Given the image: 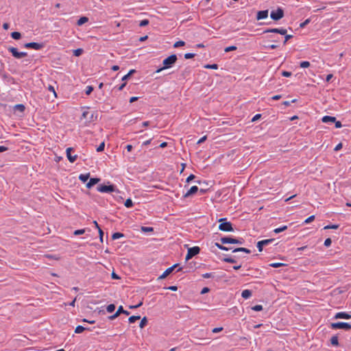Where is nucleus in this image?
<instances>
[{
    "label": "nucleus",
    "mask_w": 351,
    "mask_h": 351,
    "mask_svg": "<svg viewBox=\"0 0 351 351\" xmlns=\"http://www.w3.org/2000/svg\"><path fill=\"white\" fill-rule=\"evenodd\" d=\"M177 60H178V58H177V56L176 54H172V55L169 56V57H167V58L163 60V61H162L163 66L160 69H158L156 71V73H159V72L162 71V70L167 69L172 67V66L176 62Z\"/></svg>",
    "instance_id": "nucleus-1"
},
{
    "label": "nucleus",
    "mask_w": 351,
    "mask_h": 351,
    "mask_svg": "<svg viewBox=\"0 0 351 351\" xmlns=\"http://www.w3.org/2000/svg\"><path fill=\"white\" fill-rule=\"evenodd\" d=\"M287 29H285V28H272V29H265L263 33L264 34H266V33H278V34H280L281 35H285V40H284V45H285L287 43V42L292 38V35H288L287 34Z\"/></svg>",
    "instance_id": "nucleus-2"
},
{
    "label": "nucleus",
    "mask_w": 351,
    "mask_h": 351,
    "mask_svg": "<svg viewBox=\"0 0 351 351\" xmlns=\"http://www.w3.org/2000/svg\"><path fill=\"white\" fill-rule=\"evenodd\" d=\"M219 230L223 232H232L233 231V228L232 223L229 221H226V218H221L219 220Z\"/></svg>",
    "instance_id": "nucleus-3"
},
{
    "label": "nucleus",
    "mask_w": 351,
    "mask_h": 351,
    "mask_svg": "<svg viewBox=\"0 0 351 351\" xmlns=\"http://www.w3.org/2000/svg\"><path fill=\"white\" fill-rule=\"evenodd\" d=\"M330 327L332 329H344L348 330L351 329V324L346 322H337L332 323Z\"/></svg>",
    "instance_id": "nucleus-4"
},
{
    "label": "nucleus",
    "mask_w": 351,
    "mask_h": 351,
    "mask_svg": "<svg viewBox=\"0 0 351 351\" xmlns=\"http://www.w3.org/2000/svg\"><path fill=\"white\" fill-rule=\"evenodd\" d=\"M200 248L198 246H194L188 249L187 254L186 255V260L189 261L194 256L199 253Z\"/></svg>",
    "instance_id": "nucleus-5"
},
{
    "label": "nucleus",
    "mask_w": 351,
    "mask_h": 351,
    "mask_svg": "<svg viewBox=\"0 0 351 351\" xmlns=\"http://www.w3.org/2000/svg\"><path fill=\"white\" fill-rule=\"evenodd\" d=\"M221 243L223 244H227V243H235V244H242L243 239H233L228 237H224L221 238L220 239Z\"/></svg>",
    "instance_id": "nucleus-6"
},
{
    "label": "nucleus",
    "mask_w": 351,
    "mask_h": 351,
    "mask_svg": "<svg viewBox=\"0 0 351 351\" xmlns=\"http://www.w3.org/2000/svg\"><path fill=\"white\" fill-rule=\"evenodd\" d=\"M284 16V11L281 8L271 12L270 17L274 21H278Z\"/></svg>",
    "instance_id": "nucleus-7"
},
{
    "label": "nucleus",
    "mask_w": 351,
    "mask_h": 351,
    "mask_svg": "<svg viewBox=\"0 0 351 351\" xmlns=\"http://www.w3.org/2000/svg\"><path fill=\"white\" fill-rule=\"evenodd\" d=\"M81 119H85L86 122L90 123L93 121V114L91 113L88 108H84L82 114Z\"/></svg>",
    "instance_id": "nucleus-8"
},
{
    "label": "nucleus",
    "mask_w": 351,
    "mask_h": 351,
    "mask_svg": "<svg viewBox=\"0 0 351 351\" xmlns=\"http://www.w3.org/2000/svg\"><path fill=\"white\" fill-rule=\"evenodd\" d=\"M115 188L114 185H104L101 184L97 186V191L100 193H112L114 191Z\"/></svg>",
    "instance_id": "nucleus-9"
},
{
    "label": "nucleus",
    "mask_w": 351,
    "mask_h": 351,
    "mask_svg": "<svg viewBox=\"0 0 351 351\" xmlns=\"http://www.w3.org/2000/svg\"><path fill=\"white\" fill-rule=\"evenodd\" d=\"M8 51L16 58H21L27 55L26 52H19L17 49L13 47H9Z\"/></svg>",
    "instance_id": "nucleus-10"
},
{
    "label": "nucleus",
    "mask_w": 351,
    "mask_h": 351,
    "mask_svg": "<svg viewBox=\"0 0 351 351\" xmlns=\"http://www.w3.org/2000/svg\"><path fill=\"white\" fill-rule=\"evenodd\" d=\"M24 47L27 49H34L35 50H40L43 48L44 45L38 43H27L24 45Z\"/></svg>",
    "instance_id": "nucleus-11"
},
{
    "label": "nucleus",
    "mask_w": 351,
    "mask_h": 351,
    "mask_svg": "<svg viewBox=\"0 0 351 351\" xmlns=\"http://www.w3.org/2000/svg\"><path fill=\"white\" fill-rule=\"evenodd\" d=\"M274 241V239H265V240L258 241L256 245V246L258 249V251L262 252L264 246L267 245L268 244L272 243Z\"/></svg>",
    "instance_id": "nucleus-12"
},
{
    "label": "nucleus",
    "mask_w": 351,
    "mask_h": 351,
    "mask_svg": "<svg viewBox=\"0 0 351 351\" xmlns=\"http://www.w3.org/2000/svg\"><path fill=\"white\" fill-rule=\"evenodd\" d=\"M178 264H175L173 266L167 268L159 277L158 280H162L167 277L173 271V269L177 267Z\"/></svg>",
    "instance_id": "nucleus-13"
},
{
    "label": "nucleus",
    "mask_w": 351,
    "mask_h": 351,
    "mask_svg": "<svg viewBox=\"0 0 351 351\" xmlns=\"http://www.w3.org/2000/svg\"><path fill=\"white\" fill-rule=\"evenodd\" d=\"M72 151H73L72 147H68L66 150V157H67L68 160H69V162H74L76 160L77 156L72 155L71 154Z\"/></svg>",
    "instance_id": "nucleus-14"
},
{
    "label": "nucleus",
    "mask_w": 351,
    "mask_h": 351,
    "mask_svg": "<svg viewBox=\"0 0 351 351\" xmlns=\"http://www.w3.org/2000/svg\"><path fill=\"white\" fill-rule=\"evenodd\" d=\"M198 191V187L197 186H193L184 195V197H189Z\"/></svg>",
    "instance_id": "nucleus-15"
},
{
    "label": "nucleus",
    "mask_w": 351,
    "mask_h": 351,
    "mask_svg": "<svg viewBox=\"0 0 351 351\" xmlns=\"http://www.w3.org/2000/svg\"><path fill=\"white\" fill-rule=\"evenodd\" d=\"M268 16V10H261L258 11L256 15L257 20L265 19Z\"/></svg>",
    "instance_id": "nucleus-16"
},
{
    "label": "nucleus",
    "mask_w": 351,
    "mask_h": 351,
    "mask_svg": "<svg viewBox=\"0 0 351 351\" xmlns=\"http://www.w3.org/2000/svg\"><path fill=\"white\" fill-rule=\"evenodd\" d=\"M335 319H350L351 315L345 312H339L335 315Z\"/></svg>",
    "instance_id": "nucleus-17"
},
{
    "label": "nucleus",
    "mask_w": 351,
    "mask_h": 351,
    "mask_svg": "<svg viewBox=\"0 0 351 351\" xmlns=\"http://www.w3.org/2000/svg\"><path fill=\"white\" fill-rule=\"evenodd\" d=\"M99 180H100L99 178H90L89 182L86 184V187L88 189L91 188L93 186L98 183Z\"/></svg>",
    "instance_id": "nucleus-18"
},
{
    "label": "nucleus",
    "mask_w": 351,
    "mask_h": 351,
    "mask_svg": "<svg viewBox=\"0 0 351 351\" xmlns=\"http://www.w3.org/2000/svg\"><path fill=\"white\" fill-rule=\"evenodd\" d=\"M252 291L249 289H245L242 291L241 293V296L244 298V299H248L250 298L251 296H252Z\"/></svg>",
    "instance_id": "nucleus-19"
},
{
    "label": "nucleus",
    "mask_w": 351,
    "mask_h": 351,
    "mask_svg": "<svg viewBox=\"0 0 351 351\" xmlns=\"http://www.w3.org/2000/svg\"><path fill=\"white\" fill-rule=\"evenodd\" d=\"M322 122L328 123V122H335V117L330 116H324L322 119Z\"/></svg>",
    "instance_id": "nucleus-20"
},
{
    "label": "nucleus",
    "mask_w": 351,
    "mask_h": 351,
    "mask_svg": "<svg viewBox=\"0 0 351 351\" xmlns=\"http://www.w3.org/2000/svg\"><path fill=\"white\" fill-rule=\"evenodd\" d=\"M88 19L86 16H82L79 19V20L77 22V25L81 26L83 24L88 22Z\"/></svg>",
    "instance_id": "nucleus-21"
},
{
    "label": "nucleus",
    "mask_w": 351,
    "mask_h": 351,
    "mask_svg": "<svg viewBox=\"0 0 351 351\" xmlns=\"http://www.w3.org/2000/svg\"><path fill=\"white\" fill-rule=\"evenodd\" d=\"M25 106L23 104H16L14 106V110H18L21 112H23L24 110H25Z\"/></svg>",
    "instance_id": "nucleus-22"
},
{
    "label": "nucleus",
    "mask_w": 351,
    "mask_h": 351,
    "mask_svg": "<svg viewBox=\"0 0 351 351\" xmlns=\"http://www.w3.org/2000/svg\"><path fill=\"white\" fill-rule=\"evenodd\" d=\"M330 343L332 346H338V345H339L338 337L336 335L332 336L330 339Z\"/></svg>",
    "instance_id": "nucleus-23"
},
{
    "label": "nucleus",
    "mask_w": 351,
    "mask_h": 351,
    "mask_svg": "<svg viewBox=\"0 0 351 351\" xmlns=\"http://www.w3.org/2000/svg\"><path fill=\"white\" fill-rule=\"evenodd\" d=\"M136 72V71L134 69H131L128 74L125 75L123 77H122V81H125L127 80L133 73H134Z\"/></svg>",
    "instance_id": "nucleus-24"
},
{
    "label": "nucleus",
    "mask_w": 351,
    "mask_h": 351,
    "mask_svg": "<svg viewBox=\"0 0 351 351\" xmlns=\"http://www.w3.org/2000/svg\"><path fill=\"white\" fill-rule=\"evenodd\" d=\"M244 252L245 253L250 254L251 251L247 248L245 247H238L233 250V252Z\"/></svg>",
    "instance_id": "nucleus-25"
},
{
    "label": "nucleus",
    "mask_w": 351,
    "mask_h": 351,
    "mask_svg": "<svg viewBox=\"0 0 351 351\" xmlns=\"http://www.w3.org/2000/svg\"><path fill=\"white\" fill-rule=\"evenodd\" d=\"M89 178V174L87 173V174H80V176H79V179L83 182H86Z\"/></svg>",
    "instance_id": "nucleus-26"
},
{
    "label": "nucleus",
    "mask_w": 351,
    "mask_h": 351,
    "mask_svg": "<svg viewBox=\"0 0 351 351\" xmlns=\"http://www.w3.org/2000/svg\"><path fill=\"white\" fill-rule=\"evenodd\" d=\"M11 36L14 40H19L21 37V34L20 32H14L11 34Z\"/></svg>",
    "instance_id": "nucleus-27"
},
{
    "label": "nucleus",
    "mask_w": 351,
    "mask_h": 351,
    "mask_svg": "<svg viewBox=\"0 0 351 351\" xmlns=\"http://www.w3.org/2000/svg\"><path fill=\"white\" fill-rule=\"evenodd\" d=\"M287 229V226H283L282 227H280V228H277L276 229L274 230V232L276 234L278 233H280L281 232H283L285 230H286Z\"/></svg>",
    "instance_id": "nucleus-28"
},
{
    "label": "nucleus",
    "mask_w": 351,
    "mask_h": 351,
    "mask_svg": "<svg viewBox=\"0 0 351 351\" xmlns=\"http://www.w3.org/2000/svg\"><path fill=\"white\" fill-rule=\"evenodd\" d=\"M117 313H119V315L121 314V313H123L125 315H129V312L124 310L123 306H119L117 311Z\"/></svg>",
    "instance_id": "nucleus-29"
},
{
    "label": "nucleus",
    "mask_w": 351,
    "mask_h": 351,
    "mask_svg": "<svg viewBox=\"0 0 351 351\" xmlns=\"http://www.w3.org/2000/svg\"><path fill=\"white\" fill-rule=\"evenodd\" d=\"M124 205L127 208H131L133 206V202L131 199H127L124 203Z\"/></svg>",
    "instance_id": "nucleus-30"
},
{
    "label": "nucleus",
    "mask_w": 351,
    "mask_h": 351,
    "mask_svg": "<svg viewBox=\"0 0 351 351\" xmlns=\"http://www.w3.org/2000/svg\"><path fill=\"white\" fill-rule=\"evenodd\" d=\"M147 324V318L145 317H144L141 319V322L139 324V327L141 328H143L146 326Z\"/></svg>",
    "instance_id": "nucleus-31"
},
{
    "label": "nucleus",
    "mask_w": 351,
    "mask_h": 351,
    "mask_svg": "<svg viewBox=\"0 0 351 351\" xmlns=\"http://www.w3.org/2000/svg\"><path fill=\"white\" fill-rule=\"evenodd\" d=\"M85 328L83 327L82 326H77L75 329V333H82V332H84L85 330Z\"/></svg>",
    "instance_id": "nucleus-32"
},
{
    "label": "nucleus",
    "mask_w": 351,
    "mask_h": 351,
    "mask_svg": "<svg viewBox=\"0 0 351 351\" xmlns=\"http://www.w3.org/2000/svg\"><path fill=\"white\" fill-rule=\"evenodd\" d=\"M123 237V234L122 233H120V232H115L112 235V239L113 240H116V239H118L119 238H121Z\"/></svg>",
    "instance_id": "nucleus-33"
},
{
    "label": "nucleus",
    "mask_w": 351,
    "mask_h": 351,
    "mask_svg": "<svg viewBox=\"0 0 351 351\" xmlns=\"http://www.w3.org/2000/svg\"><path fill=\"white\" fill-rule=\"evenodd\" d=\"M140 318H141L140 316L132 315V316L129 317L128 320H129L130 323H134L136 321L140 319Z\"/></svg>",
    "instance_id": "nucleus-34"
},
{
    "label": "nucleus",
    "mask_w": 351,
    "mask_h": 351,
    "mask_svg": "<svg viewBox=\"0 0 351 351\" xmlns=\"http://www.w3.org/2000/svg\"><path fill=\"white\" fill-rule=\"evenodd\" d=\"M284 265L285 264L282 263H273L269 264V266L274 268H278Z\"/></svg>",
    "instance_id": "nucleus-35"
},
{
    "label": "nucleus",
    "mask_w": 351,
    "mask_h": 351,
    "mask_svg": "<svg viewBox=\"0 0 351 351\" xmlns=\"http://www.w3.org/2000/svg\"><path fill=\"white\" fill-rule=\"evenodd\" d=\"M106 310L108 313H112L115 310V305L113 304H109L106 307Z\"/></svg>",
    "instance_id": "nucleus-36"
},
{
    "label": "nucleus",
    "mask_w": 351,
    "mask_h": 351,
    "mask_svg": "<svg viewBox=\"0 0 351 351\" xmlns=\"http://www.w3.org/2000/svg\"><path fill=\"white\" fill-rule=\"evenodd\" d=\"M82 52H83V49L79 48V49L73 50V53L75 56H80V55H82Z\"/></svg>",
    "instance_id": "nucleus-37"
},
{
    "label": "nucleus",
    "mask_w": 351,
    "mask_h": 351,
    "mask_svg": "<svg viewBox=\"0 0 351 351\" xmlns=\"http://www.w3.org/2000/svg\"><path fill=\"white\" fill-rule=\"evenodd\" d=\"M300 66L301 68H308L310 66V62L308 61H302L300 62Z\"/></svg>",
    "instance_id": "nucleus-38"
},
{
    "label": "nucleus",
    "mask_w": 351,
    "mask_h": 351,
    "mask_svg": "<svg viewBox=\"0 0 351 351\" xmlns=\"http://www.w3.org/2000/svg\"><path fill=\"white\" fill-rule=\"evenodd\" d=\"M339 227L338 224L328 225L324 227V229H337Z\"/></svg>",
    "instance_id": "nucleus-39"
},
{
    "label": "nucleus",
    "mask_w": 351,
    "mask_h": 351,
    "mask_svg": "<svg viewBox=\"0 0 351 351\" xmlns=\"http://www.w3.org/2000/svg\"><path fill=\"white\" fill-rule=\"evenodd\" d=\"M252 309L254 311H261L263 310V306L260 304L255 305L252 307Z\"/></svg>",
    "instance_id": "nucleus-40"
},
{
    "label": "nucleus",
    "mask_w": 351,
    "mask_h": 351,
    "mask_svg": "<svg viewBox=\"0 0 351 351\" xmlns=\"http://www.w3.org/2000/svg\"><path fill=\"white\" fill-rule=\"evenodd\" d=\"M184 42L182 41V40H179V41H177L174 43L173 45V47H176V48H178L179 47H181V46H184Z\"/></svg>",
    "instance_id": "nucleus-41"
},
{
    "label": "nucleus",
    "mask_w": 351,
    "mask_h": 351,
    "mask_svg": "<svg viewBox=\"0 0 351 351\" xmlns=\"http://www.w3.org/2000/svg\"><path fill=\"white\" fill-rule=\"evenodd\" d=\"M105 147V143L102 142L97 148V152H100L104 151Z\"/></svg>",
    "instance_id": "nucleus-42"
},
{
    "label": "nucleus",
    "mask_w": 351,
    "mask_h": 351,
    "mask_svg": "<svg viewBox=\"0 0 351 351\" xmlns=\"http://www.w3.org/2000/svg\"><path fill=\"white\" fill-rule=\"evenodd\" d=\"M84 232H85V229H80V230H75L73 234H74V235L77 236V235L83 234Z\"/></svg>",
    "instance_id": "nucleus-43"
},
{
    "label": "nucleus",
    "mask_w": 351,
    "mask_h": 351,
    "mask_svg": "<svg viewBox=\"0 0 351 351\" xmlns=\"http://www.w3.org/2000/svg\"><path fill=\"white\" fill-rule=\"evenodd\" d=\"M314 219H315V215H311V216L308 217L307 219H306L304 223H309L312 222L313 221H314Z\"/></svg>",
    "instance_id": "nucleus-44"
},
{
    "label": "nucleus",
    "mask_w": 351,
    "mask_h": 351,
    "mask_svg": "<svg viewBox=\"0 0 351 351\" xmlns=\"http://www.w3.org/2000/svg\"><path fill=\"white\" fill-rule=\"evenodd\" d=\"M237 48L236 46H229V47H227L226 48H225L224 51L226 52H229V51H234L236 50Z\"/></svg>",
    "instance_id": "nucleus-45"
},
{
    "label": "nucleus",
    "mask_w": 351,
    "mask_h": 351,
    "mask_svg": "<svg viewBox=\"0 0 351 351\" xmlns=\"http://www.w3.org/2000/svg\"><path fill=\"white\" fill-rule=\"evenodd\" d=\"M204 67L206 69H217L218 66L216 64H206Z\"/></svg>",
    "instance_id": "nucleus-46"
},
{
    "label": "nucleus",
    "mask_w": 351,
    "mask_h": 351,
    "mask_svg": "<svg viewBox=\"0 0 351 351\" xmlns=\"http://www.w3.org/2000/svg\"><path fill=\"white\" fill-rule=\"evenodd\" d=\"M93 90V87L92 86H88L86 88V94L88 95L92 93Z\"/></svg>",
    "instance_id": "nucleus-47"
},
{
    "label": "nucleus",
    "mask_w": 351,
    "mask_h": 351,
    "mask_svg": "<svg viewBox=\"0 0 351 351\" xmlns=\"http://www.w3.org/2000/svg\"><path fill=\"white\" fill-rule=\"evenodd\" d=\"M148 24H149V21L147 19H144L140 22L139 25L141 27H144V26L147 25Z\"/></svg>",
    "instance_id": "nucleus-48"
},
{
    "label": "nucleus",
    "mask_w": 351,
    "mask_h": 351,
    "mask_svg": "<svg viewBox=\"0 0 351 351\" xmlns=\"http://www.w3.org/2000/svg\"><path fill=\"white\" fill-rule=\"evenodd\" d=\"M215 245H216V246H217L219 249H220V250H225V251H228V250H229V249H228V247H225V246H223V245H221V244H219V243H216V244H215Z\"/></svg>",
    "instance_id": "nucleus-49"
},
{
    "label": "nucleus",
    "mask_w": 351,
    "mask_h": 351,
    "mask_svg": "<svg viewBox=\"0 0 351 351\" xmlns=\"http://www.w3.org/2000/svg\"><path fill=\"white\" fill-rule=\"evenodd\" d=\"M223 261L226 263H234L236 262V261L234 259H233L232 258H224Z\"/></svg>",
    "instance_id": "nucleus-50"
},
{
    "label": "nucleus",
    "mask_w": 351,
    "mask_h": 351,
    "mask_svg": "<svg viewBox=\"0 0 351 351\" xmlns=\"http://www.w3.org/2000/svg\"><path fill=\"white\" fill-rule=\"evenodd\" d=\"M48 90H49V91H51V93H53V95H54L55 97H57V94H56V90H55V89H54V88H53V86L49 85V86H48Z\"/></svg>",
    "instance_id": "nucleus-51"
},
{
    "label": "nucleus",
    "mask_w": 351,
    "mask_h": 351,
    "mask_svg": "<svg viewBox=\"0 0 351 351\" xmlns=\"http://www.w3.org/2000/svg\"><path fill=\"white\" fill-rule=\"evenodd\" d=\"M332 241L330 238H328L324 241V245L326 247H329L331 245Z\"/></svg>",
    "instance_id": "nucleus-52"
},
{
    "label": "nucleus",
    "mask_w": 351,
    "mask_h": 351,
    "mask_svg": "<svg viewBox=\"0 0 351 351\" xmlns=\"http://www.w3.org/2000/svg\"><path fill=\"white\" fill-rule=\"evenodd\" d=\"M195 56V54L194 53H185L184 54V58L185 59H190V58H192Z\"/></svg>",
    "instance_id": "nucleus-53"
},
{
    "label": "nucleus",
    "mask_w": 351,
    "mask_h": 351,
    "mask_svg": "<svg viewBox=\"0 0 351 351\" xmlns=\"http://www.w3.org/2000/svg\"><path fill=\"white\" fill-rule=\"evenodd\" d=\"M261 117V114H256V115L254 116V117L252 118V122H254L257 120H258Z\"/></svg>",
    "instance_id": "nucleus-54"
},
{
    "label": "nucleus",
    "mask_w": 351,
    "mask_h": 351,
    "mask_svg": "<svg viewBox=\"0 0 351 351\" xmlns=\"http://www.w3.org/2000/svg\"><path fill=\"white\" fill-rule=\"evenodd\" d=\"M282 75L284 77H290L291 75V73L289 71H284L282 72Z\"/></svg>",
    "instance_id": "nucleus-55"
},
{
    "label": "nucleus",
    "mask_w": 351,
    "mask_h": 351,
    "mask_svg": "<svg viewBox=\"0 0 351 351\" xmlns=\"http://www.w3.org/2000/svg\"><path fill=\"white\" fill-rule=\"evenodd\" d=\"M223 330V328L222 327H219V328H215L212 330V332L213 333H217V332H221V330Z\"/></svg>",
    "instance_id": "nucleus-56"
},
{
    "label": "nucleus",
    "mask_w": 351,
    "mask_h": 351,
    "mask_svg": "<svg viewBox=\"0 0 351 351\" xmlns=\"http://www.w3.org/2000/svg\"><path fill=\"white\" fill-rule=\"evenodd\" d=\"M342 146H343V145H342V143H339V144H337V145L335 146V147L334 150H335V152H337V151L340 150V149L342 148Z\"/></svg>",
    "instance_id": "nucleus-57"
},
{
    "label": "nucleus",
    "mask_w": 351,
    "mask_h": 351,
    "mask_svg": "<svg viewBox=\"0 0 351 351\" xmlns=\"http://www.w3.org/2000/svg\"><path fill=\"white\" fill-rule=\"evenodd\" d=\"M207 139V136H204L201 138H199L197 141V144H201L204 142Z\"/></svg>",
    "instance_id": "nucleus-58"
},
{
    "label": "nucleus",
    "mask_w": 351,
    "mask_h": 351,
    "mask_svg": "<svg viewBox=\"0 0 351 351\" xmlns=\"http://www.w3.org/2000/svg\"><path fill=\"white\" fill-rule=\"evenodd\" d=\"M195 178V176L193 174H191L186 180V182L187 183H189L191 180H193Z\"/></svg>",
    "instance_id": "nucleus-59"
},
{
    "label": "nucleus",
    "mask_w": 351,
    "mask_h": 351,
    "mask_svg": "<svg viewBox=\"0 0 351 351\" xmlns=\"http://www.w3.org/2000/svg\"><path fill=\"white\" fill-rule=\"evenodd\" d=\"M202 277L204 278H209L210 277H213V274L212 273H206L202 275Z\"/></svg>",
    "instance_id": "nucleus-60"
},
{
    "label": "nucleus",
    "mask_w": 351,
    "mask_h": 351,
    "mask_svg": "<svg viewBox=\"0 0 351 351\" xmlns=\"http://www.w3.org/2000/svg\"><path fill=\"white\" fill-rule=\"evenodd\" d=\"M335 128H341L342 125H341V123L339 121H336L335 120Z\"/></svg>",
    "instance_id": "nucleus-61"
},
{
    "label": "nucleus",
    "mask_w": 351,
    "mask_h": 351,
    "mask_svg": "<svg viewBox=\"0 0 351 351\" xmlns=\"http://www.w3.org/2000/svg\"><path fill=\"white\" fill-rule=\"evenodd\" d=\"M118 316H119V313L116 312L114 314H113L112 315L110 316L109 319L110 320H112V319H114L115 318H117Z\"/></svg>",
    "instance_id": "nucleus-62"
},
{
    "label": "nucleus",
    "mask_w": 351,
    "mask_h": 351,
    "mask_svg": "<svg viewBox=\"0 0 351 351\" xmlns=\"http://www.w3.org/2000/svg\"><path fill=\"white\" fill-rule=\"evenodd\" d=\"M142 230L145 232H149V231H152L153 230V228H151V227H143L142 228Z\"/></svg>",
    "instance_id": "nucleus-63"
},
{
    "label": "nucleus",
    "mask_w": 351,
    "mask_h": 351,
    "mask_svg": "<svg viewBox=\"0 0 351 351\" xmlns=\"http://www.w3.org/2000/svg\"><path fill=\"white\" fill-rule=\"evenodd\" d=\"M310 20L309 19H306L305 21H304L303 23H302L300 24V27H304L305 25H306L308 23H309Z\"/></svg>",
    "instance_id": "nucleus-64"
}]
</instances>
